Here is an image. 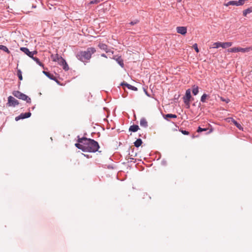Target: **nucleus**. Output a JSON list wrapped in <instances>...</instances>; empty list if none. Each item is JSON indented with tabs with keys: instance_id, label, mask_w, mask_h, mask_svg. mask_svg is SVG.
Masks as SVG:
<instances>
[{
	"instance_id": "obj_1",
	"label": "nucleus",
	"mask_w": 252,
	"mask_h": 252,
	"mask_svg": "<svg viewBox=\"0 0 252 252\" xmlns=\"http://www.w3.org/2000/svg\"><path fill=\"white\" fill-rule=\"evenodd\" d=\"M78 142L75 146L84 152H95L99 148L98 143L94 139L83 137L78 138Z\"/></svg>"
},
{
	"instance_id": "obj_2",
	"label": "nucleus",
	"mask_w": 252,
	"mask_h": 252,
	"mask_svg": "<svg viewBox=\"0 0 252 252\" xmlns=\"http://www.w3.org/2000/svg\"><path fill=\"white\" fill-rule=\"evenodd\" d=\"M96 50L94 47H89L87 49L86 51H80L76 54L77 58L83 62H87L89 60L92 54L94 53Z\"/></svg>"
},
{
	"instance_id": "obj_3",
	"label": "nucleus",
	"mask_w": 252,
	"mask_h": 252,
	"mask_svg": "<svg viewBox=\"0 0 252 252\" xmlns=\"http://www.w3.org/2000/svg\"><path fill=\"white\" fill-rule=\"evenodd\" d=\"M50 58L52 61L57 62L59 65H62L64 70L67 71L69 69V66L65 60L58 54H51Z\"/></svg>"
},
{
	"instance_id": "obj_4",
	"label": "nucleus",
	"mask_w": 252,
	"mask_h": 252,
	"mask_svg": "<svg viewBox=\"0 0 252 252\" xmlns=\"http://www.w3.org/2000/svg\"><path fill=\"white\" fill-rule=\"evenodd\" d=\"M12 94L14 96L16 97L17 98L22 99L23 100H26L28 103H30L31 101V99L29 96H28L27 95L22 93L19 91H13Z\"/></svg>"
},
{
	"instance_id": "obj_5",
	"label": "nucleus",
	"mask_w": 252,
	"mask_h": 252,
	"mask_svg": "<svg viewBox=\"0 0 252 252\" xmlns=\"http://www.w3.org/2000/svg\"><path fill=\"white\" fill-rule=\"evenodd\" d=\"M252 50V47H249L247 48H241V47H233L228 49L229 52H241L242 53L249 52Z\"/></svg>"
},
{
	"instance_id": "obj_6",
	"label": "nucleus",
	"mask_w": 252,
	"mask_h": 252,
	"mask_svg": "<svg viewBox=\"0 0 252 252\" xmlns=\"http://www.w3.org/2000/svg\"><path fill=\"white\" fill-rule=\"evenodd\" d=\"M191 98L190 90L188 89L186 92V94L183 97L184 103L187 105L188 108L189 107V101Z\"/></svg>"
},
{
	"instance_id": "obj_7",
	"label": "nucleus",
	"mask_w": 252,
	"mask_h": 252,
	"mask_svg": "<svg viewBox=\"0 0 252 252\" xmlns=\"http://www.w3.org/2000/svg\"><path fill=\"white\" fill-rule=\"evenodd\" d=\"M7 104L10 106H12L15 107V106L18 105L19 104V102L17 99H16L12 96H9L8 97Z\"/></svg>"
},
{
	"instance_id": "obj_8",
	"label": "nucleus",
	"mask_w": 252,
	"mask_h": 252,
	"mask_svg": "<svg viewBox=\"0 0 252 252\" xmlns=\"http://www.w3.org/2000/svg\"><path fill=\"white\" fill-rule=\"evenodd\" d=\"M98 46L100 49L105 51L107 53H111L112 54H113V52L110 49H108L107 45L102 43H100Z\"/></svg>"
},
{
	"instance_id": "obj_9",
	"label": "nucleus",
	"mask_w": 252,
	"mask_h": 252,
	"mask_svg": "<svg viewBox=\"0 0 252 252\" xmlns=\"http://www.w3.org/2000/svg\"><path fill=\"white\" fill-rule=\"evenodd\" d=\"M31 116V113L30 112L21 113L19 116L16 117L15 118L16 121H18L20 119H23L25 118H29Z\"/></svg>"
},
{
	"instance_id": "obj_10",
	"label": "nucleus",
	"mask_w": 252,
	"mask_h": 252,
	"mask_svg": "<svg viewBox=\"0 0 252 252\" xmlns=\"http://www.w3.org/2000/svg\"><path fill=\"white\" fill-rule=\"evenodd\" d=\"M177 32L182 35H185L187 32V28L185 27H178L176 28Z\"/></svg>"
},
{
	"instance_id": "obj_11",
	"label": "nucleus",
	"mask_w": 252,
	"mask_h": 252,
	"mask_svg": "<svg viewBox=\"0 0 252 252\" xmlns=\"http://www.w3.org/2000/svg\"><path fill=\"white\" fill-rule=\"evenodd\" d=\"M121 85L122 86H125L127 87V88L128 89L132 90L133 91H137V88L136 87L133 86L131 85H129V84H127V83L123 82V83H122Z\"/></svg>"
},
{
	"instance_id": "obj_12",
	"label": "nucleus",
	"mask_w": 252,
	"mask_h": 252,
	"mask_svg": "<svg viewBox=\"0 0 252 252\" xmlns=\"http://www.w3.org/2000/svg\"><path fill=\"white\" fill-rule=\"evenodd\" d=\"M43 72L46 76H47L50 79L56 81V78L54 76L53 74L45 71H43Z\"/></svg>"
},
{
	"instance_id": "obj_13",
	"label": "nucleus",
	"mask_w": 252,
	"mask_h": 252,
	"mask_svg": "<svg viewBox=\"0 0 252 252\" xmlns=\"http://www.w3.org/2000/svg\"><path fill=\"white\" fill-rule=\"evenodd\" d=\"M140 125L141 126L147 127L148 126V122L146 119L142 118L140 121Z\"/></svg>"
},
{
	"instance_id": "obj_14",
	"label": "nucleus",
	"mask_w": 252,
	"mask_h": 252,
	"mask_svg": "<svg viewBox=\"0 0 252 252\" xmlns=\"http://www.w3.org/2000/svg\"><path fill=\"white\" fill-rule=\"evenodd\" d=\"M114 59L122 67L124 66V62L121 57H115Z\"/></svg>"
},
{
	"instance_id": "obj_15",
	"label": "nucleus",
	"mask_w": 252,
	"mask_h": 252,
	"mask_svg": "<svg viewBox=\"0 0 252 252\" xmlns=\"http://www.w3.org/2000/svg\"><path fill=\"white\" fill-rule=\"evenodd\" d=\"M232 45L231 42H221V47L222 48H226L230 47Z\"/></svg>"
},
{
	"instance_id": "obj_16",
	"label": "nucleus",
	"mask_w": 252,
	"mask_h": 252,
	"mask_svg": "<svg viewBox=\"0 0 252 252\" xmlns=\"http://www.w3.org/2000/svg\"><path fill=\"white\" fill-rule=\"evenodd\" d=\"M139 129L138 126L132 125L129 128V130L132 132H136Z\"/></svg>"
},
{
	"instance_id": "obj_17",
	"label": "nucleus",
	"mask_w": 252,
	"mask_h": 252,
	"mask_svg": "<svg viewBox=\"0 0 252 252\" xmlns=\"http://www.w3.org/2000/svg\"><path fill=\"white\" fill-rule=\"evenodd\" d=\"M164 118L167 120H168L169 118H176L177 115L172 114H167L164 116Z\"/></svg>"
},
{
	"instance_id": "obj_18",
	"label": "nucleus",
	"mask_w": 252,
	"mask_h": 252,
	"mask_svg": "<svg viewBox=\"0 0 252 252\" xmlns=\"http://www.w3.org/2000/svg\"><path fill=\"white\" fill-rule=\"evenodd\" d=\"M224 5L226 6H228L229 5H237V1L232 0L229 1L226 3H224Z\"/></svg>"
},
{
	"instance_id": "obj_19",
	"label": "nucleus",
	"mask_w": 252,
	"mask_h": 252,
	"mask_svg": "<svg viewBox=\"0 0 252 252\" xmlns=\"http://www.w3.org/2000/svg\"><path fill=\"white\" fill-rule=\"evenodd\" d=\"M252 12V7L248 8L245 10L243 12V14L244 16H246L248 14H249Z\"/></svg>"
},
{
	"instance_id": "obj_20",
	"label": "nucleus",
	"mask_w": 252,
	"mask_h": 252,
	"mask_svg": "<svg viewBox=\"0 0 252 252\" xmlns=\"http://www.w3.org/2000/svg\"><path fill=\"white\" fill-rule=\"evenodd\" d=\"M142 143V140L141 139H138L134 143V144L136 147H139V146H140L141 145Z\"/></svg>"
},
{
	"instance_id": "obj_21",
	"label": "nucleus",
	"mask_w": 252,
	"mask_h": 252,
	"mask_svg": "<svg viewBox=\"0 0 252 252\" xmlns=\"http://www.w3.org/2000/svg\"><path fill=\"white\" fill-rule=\"evenodd\" d=\"M198 87L197 86H195V85L193 86L192 88V93L194 95H196L198 93Z\"/></svg>"
},
{
	"instance_id": "obj_22",
	"label": "nucleus",
	"mask_w": 252,
	"mask_h": 252,
	"mask_svg": "<svg viewBox=\"0 0 252 252\" xmlns=\"http://www.w3.org/2000/svg\"><path fill=\"white\" fill-rule=\"evenodd\" d=\"M0 49L5 51V52H6L8 54L10 53V51L8 50V49L6 46H5L4 45H0Z\"/></svg>"
},
{
	"instance_id": "obj_23",
	"label": "nucleus",
	"mask_w": 252,
	"mask_h": 252,
	"mask_svg": "<svg viewBox=\"0 0 252 252\" xmlns=\"http://www.w3.org/2000/svg\"><path fill=\"white\" fill-rule=\"evenodd\" d=\"M20 50L23 52L25 54H26L27 55H28V54L30 53V51L29 50L26 48V47H21L20 48Z\"/></svg>"
},
{
	"instance_id": "obj_24",
	"label": "nucleus",
	"mask_w": 252,
	"mask_h": 252,
	"mask_svg": "<svg viewBox=\"0 0 252 252\" xmlns=\"http://www.w3.org/2000/svg\"><path fill=\"white\" fill-rule=\"evenodd\" d=\"M232 122L236 126V127H238L239 129H243V127H242L241 125L240 124L238 123L235 120H233Z\"/></svg>"
},
{
	"instance_id": "obj_25",
	"label": "nucleus",
	"mask_w": 252,
	"mask_h": 252,
	"mask_svg": "<svg viewBox=\"0 0 252 252\" xmlns=\"http://www.w3.org/2000/svg\"><path fill=\"white\" fill-rule=\"evenodd\" d=\"M220 47H221V42H218L214 43L212 47L214 48H218Z\"/></svg>"
},
{
	"instance_id": "obj_26",
	"label": "nucleus",
	"mask_w": 252,
	"mask_h": 252,
	"mask_svg": "<svg viewBox=\"0 0 252 252\" xmlns=\"http://www.w3.org/2000/svg\"><path fill=\"white\" fill-rule=\"evenodd\" d=\"M207 97L208 95L206 94H203L201 97V101L202 102H206Z\"/></svg>"
},
{
	"instance_id": "obj_27",
	"label": "nucleus",
	"mask_w": 252,
	"mask_h": 252,
	"mask_svg": "<svg viewBox=\"0 0 252 252\" xmlns=\"http://www.w3.org/2000/svg\"><path fill=\"white\" fill-rule=\"evenodd\" d=\"M37 54V51H33V52H31V51H30V53H29V54H28V56L29 57H30V58H32V59H33V58H34V57H33V55H34V54Z\"/></svg>"
},
{
	"instance_id": "obj_28",
	"label": "nucleus",
	"mask_w": 252,
	"mask_h": 252,
	"mask_svg": "<svg viewBox=\"0 0 252 252\" xmlns=\"http://www.w3.org/2000/svg\"><path fill=\"white\" fill-rule=\"evenodd\" d=\"M37 54V51H33V52H31V51H30V53H29V54H28V56L29 57H30V58H32V59H33V58H34V57H33V55H34V54Z\"/></svg>"
},
{
	"instance_id": "obj_29",
	"label": "nucleus",
	"mask_w": 252,
	"mask_h": 252,
	"mask_svg": "<svg viewBox=\"0 0 252 252\" xmlns=\"http://www.w3.org/2000/svg\"><path fill=\"white\" fill-rule=\"evenodd\" d=\"M208 129V128H201V127L199 126L198 129H197V132H202V131H207Z\"/></svg>"
},
{
	"instance_id": "obj_30",
	"label": "nucleus",
	"mask_w": 252,
	"mask_h": 252,
	"mask_svg": "<svg viewBox=\"0 0 252 252\" xmlns=\"http://www.w3.org/2000/svg\"><path fill=\"white\" fill-rule=\"evenodd\" d=\"M17 75L20 80H22L23 77L22 75V72L20 70H18L17 71Z\"/></svg>"
},
{
	"instance_id": "obj_31",
	"label": "nucleus",
	"mask_w": 252,
	"mask_h": 252,
	"mask_svg": "<svg viewBox=\"0 0 252 252\" xmlns=\"http://www.w3.org/2000/svg\"><path fill=\"white\" fill-rule=\"evenodd\" d=\"M139 22V21L138 20L136 19V20H134L133 21L130 22L129 23V24L130 25H135V24L138 23Z\"/></svg>"
},
{
	"instance_id": "obj_32",
	"label": "nucleus",
	"mask_w": 252,
	"mask_h": 252,
	"mask_svg": "<svg viewBox=\"0 0 252 252\" xmlns=\"http://www.w3.org/2000/svg\"><path fill=\"white\" fill-rule=\"evenodd\" d=\"M32 59L34 61H35L38 64H39L40 65H41L42 63H41V62H40L39 60L37 58L34 57V58H33Z\"/></svg>"
},
{
	"instance_id": "obj_33",
	"label": "nucleus",
	"mask_w": 252,
	"mask_h": 252,
	"mask_svg": "<svg viewBox=\"0 0 252 252\" xmlns=\"http://www.w3.org/2000/svg\"><path fill=\"white\" fill-rule=\"evenodd\" d=\"M100 2V0H92L89 4H97Z\"/></svg>"
},
{
	"instance_id": "obj_34",
	"label": "nucleus",
	"mask_w": 252,
	"mask_h": 252,
	"mask_svg": "<svg viewBox=\"0 0 252 252\" xmlns=\"http://www.w3.org/2000/svg\"><path fill=\"white\" fill-rule=\"evenodd\" d=\"M193 47L196 52H199V49L197 47V44L196 43H195L193 45Z\"/></svg>"
},
{
	"instance_id": "obj_35",
	"label": "nucleus",
	"mask_w": 252,
	"mask_h": 252,
	"mask_svg": "<svg viewBox=\"0 0 252 252\" xmlns=\"http://www.w3.org/2000/svg\"><path fill=\"white\" fill-rule=\"evenodd\" d=\"M180 131L184 135H189V132L186 130H180Z\"/></svg>"
},
{
	"instance_id": "obj_36",
	"label": "nucleus",
	"mask_w": 252,
	"mask_h": 252,
	"mask_svg": "<svg viewBox=\"0 0 252 252\" xmlns=\"http://www.w3.org/2000/svg\"><path fill=\"white\" fill-rule=\"evenodd\" d=\"M221 100H222V101H225L226 103H228L229 101V100L228 99L226 100L225 99H223L222 97H221Z\"/></svg>"
},
{
	"instance_id": "obj_37",
	"label": "nucleus",
	"mask_w": 252,
	"mask_h": 252,
	"mask_svg": "<svg viewBox=\"0 0 252 252\" xmlns=\"http://www.w3.org/2000/svg\"><path fill=\"white\" fill-rule=\"evenodd\" d=\"M213 131V129L211 128L210 129L209 131L208 132V133H211Z\"/></svg>"
},
{
	"instance_id": "obj_38",
	"label": "nucleus",
	"mask_w": 252,
	"mask_h": 252,
	"mask_svg": "<svg viewBox=\"0 0 252 252\" xmlns=\"http://www.w3.org/2000/svg\"><path fill=\"white\" fill-rule=\"evenodd\" d=\"M101 56H102V57H104V58H107L106 56L104 54H101Z\"/></svg>"
},
{
	"instance_id": "obj_39",
	"label": "nucleus",
	"mask_w": 252,
	"mask_h": 252,
	"mask_svg": "<svg viewBox=\"0 0 252 252\" xmlns=\"http://www.w3.org/2000/svg\"><path fill=\"white\" fill-rule=\"evenodd\" d=\"M182 0H177V1H178V2H181Z\"/></svg>"
}]
</instances>
